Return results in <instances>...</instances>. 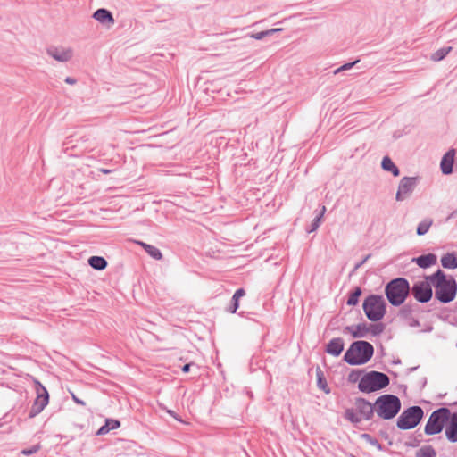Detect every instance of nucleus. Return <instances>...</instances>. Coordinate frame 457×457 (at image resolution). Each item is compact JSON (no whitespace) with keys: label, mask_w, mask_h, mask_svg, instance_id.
Wrapping results in <instances>:
<instances>
[{"label":"nucleus","mask_w":457,"mask_h":457,"mask_svg":"<svg viewBox=\"0 0 457 457\" xmlns=\"http://www.w3.org/2000/svg\"><path fill=\"white\" fill-rule=\"evenodd\" d=\"M429 279L435 288V295L442 303L453 301L456 295L457 285L455 280L446 275L442 270L429 276Z\"/></svg>","instance_id":"obj_1"},{"label":"nucleus","mask_w":457,"mask_h":457,"mask_svg":"<svg viewBox=\"0 0 457 457\" xmlns=\"http://www.w3.org/2000/svg\"><path fill=\"white\" fill-rule=\"evenodd\" d=\"M374 353L373 346L366 341H356L346 350L344 360L350 365L367 363Z\"/></svg>","instance_id":"obj_2"},{"label":"nucleus","mask_w":457,"mask_h":457,"mask_svg":"<svg viewBox=\"0 0 457 457\" xmlns=\"http://www.w3.org/2000/svg\"><path fill=\"white\" fill-rule=\"evenodd\" d=\"M401 408L398 397L392 395H384L378 397L374 404V411L382 419L394 418Z\"/></svg>","instance_id":"obj_3"},{"label":"nucleus","mask_w":457,"mask_h":457,"mask_svg":"<svg viewBox=\"0 0 457 457\" xmlns=\"http://www.w3.org/2000/svg\"><path fill=\"white\" fill-rule=\"evenodd\" d=\"M410 292L409 283L404 278H396L389 282L386 287V295L393 305L402 304Z\"/></svg>","instance_id":"obj_4"},{"label":"nucleus","mask_w":457,"mask_h":457,"mask_svg":"<svg viewBox=\"0 0 457 457\" xmlns=\"http://www.w3.org/2000/svg\"><path fill=\"white\" fill-rule=\"evenodd\" d=\"M389 384V378L381 372L370 371L360 379L358 387L361 392L370 393L380 390Z\"/></svg>","instance_id":"obj_5"},{"label":"nucleus","mask_w":457,"mask_h":457,"mask_svg":"<svg viewBox=\"0 0 457 457\" xmlns=\"http://www.w3.org/2000/svg\"><path fill=\"white\" fill-rule=\"evenodd\" d=\"M374 413V405L362 398L355 401L354 406L346 410L345 418L353 423L371 419Z\"/></svg>","instance_id":"obj_6"},{"label":"nucleus","mask_w":457,"mask_h":457,"mask_svg":"<svg viewBox=\"0 0 457 457\" xmlns=\"http://www.w3.org/2000/svg\"><path fill=\"white\" fill-rule=\"evenodd\" d=\"M363 311L370 320L378 321L386 313L385 300L379 295H370L364 300Z\"/></svg>","instance_id":"obj_7"},{"label":"nucleus","mask_w":457,"mask_h":457,"mask_svg":"<svg viewBox=\"0 0 457 457\" xmlns=\"http://www.w3.org/2000/svg\"><path fill=\"white\" fill-rule=\"evenodd\" d=\"M423 417L420 407L413 406L405 410L397 420V426L401 429H411L416 427Z\"/></svg>","instance_id":"obj_8"},{"label":"nucleus","mask_w":457,"mask_h":457,"mask_svg":"<svg viewBox=\"0 0 457 457\" xmlns=\"http://www.w3.org/2000/svg\"><path fill=\"white\" fill-rule=\"evenodd\" d=\"M449 410L441 408L435 411L429 417L425 427V432L428 435H435L442 431L447 422Z\"/></svg>","instance_id":"obj_9"},{"label":"nucleus","mask_w":457,"mask_h":457,"mask_svg":"<svg viewBox=\"0 0 457 457\" xmlns=\"http://www.w3.org/2000/svg\"><path fill=\"white\" fill-rule=\"evenodd\" d=\"M432 286L428 276L423 280L417 281L412 287L411 293L419 302H428L432 297Z\"/></svg>","instance_id":"obj_10"},{"label":"nucleus","mask_w":457,"mask_h":457,"mask_svg":"<svg viewBox=\"0 0 457 457\" xmlns=\"http://www.w3.org/2000/svg\"><path fill=\"white\" fill-rule=\"evenodd\" d=\"M37 386V398L32 405L29 417H34L40 413L44 408L48 404L49 395L47 390L37 380H35Z\"/></svg>","instance_id":"obj_11"},{"label":"nucleus","mask_w":457,"mask_h":457,"mask_svg":"<svg viewBox=\"0 0 457 457\" xmlns=\"http://www.w3.org/2000/svg\"><path fill=\"white\" fill-rule=\"evenodd\" d=\"M416 181L414 178L404 177L401 179L396 193V200L402 201L407 197L413 190Z\"/></svg>","instance_id":"obj_12"},{"label":"nucleus","mask_w":457,"mask_h":457,"mask_svg":"<svg viewBox=\"0 0 457 457\" xmlns=\"http://www.w3.org/2000/svg\"><path fill=\"white\" fill-rule=\"evenodd\" d=\"M445 436L451 442H457V413H451L445 426Z\"/></svg>","instance_id":"obj_13"},{"label":"nucleus","mask_w":457,"mask_h":457,"mask_svg":"<svg viewBox=\"0 0 457 457\" xmlns=\"http://www.w3.org/2000/svg\"><path fill=\"white\" fill-rule=\"evenodd\" d=\"M455 150L450 149L442 158L440 168L444 174L448 175L453 172V165L454 162Z\"/></svg>","instance_id":"obj_14"},{"label":"nucleus","mask_w":457,"mask_h":457,"mask_svg":"<svg viewBox=\"0 0 457 457\" xmlns=\"http://www.w3.org/2000/svg\"><path fill=\"white\" fill-rule=\"evenodd\" d=\"M344 341L340 337L331 339L326 347V352L333 356H339L344 350Z\"/></svg>","instance_id":"obj_15"},{"label":"nucleus","mask_w":457,"mask_h":457,"mask_svg":"<svg viewBox=\"0 0 457 457\" xmlns=\"http://www.w3.org/2000/svg\"><path fill=\"white\" fill-rule=\"evenodd\" d=\"M47 53L59 62H67L72 56V51L68 48H50Z\"/></svg>","instance_id":"obj_16"},{"label":"nucleus","mask_w":457,"mask_h":457,"mask_svg":"<svg viewBox=\"0 0 457 457\" xmlns=\"http://www.w3.org/2000/svg\"><path fill=\"white\" fill-rule=\"evenodd\" d=\"M345 330L354 338L368 337V324L366 323L346 327Z\"/></svg>","instance_id":"obj_17"},{"label":"nucleus","mask_w":457,"mask_h":457,"mask_svg":"<svg viewBox=\"0 0 457 457\" xmlns=\"http://www.w3.org/2000/svg\"><path fill=\"white\" fill-rule=\"evenodd\" d=\"M93 17L101 23L113 24L114 22L112 13L105 9H98Z\"/></svg>","instance_id":"obj_18"},{"label":"nucleus","mask_w":457,"mask_h":457,"mask_svg":"<svg viewBox=\"0 0 457 457\" xmlns=\"http://www.w3.org/2000/svg\"><path fill=\"white\" fill-rule=\"evenodd\" d=\"M120 422L116 420L107 419L105 420V424L101 427L98 431L96 432V435H104L107 434L112 429H116L120 428Z\"/></svg>","instance_id":"obj_19"},{"label":"nucleus","mask_w":457,"mask_h":457,"mask_svg":"<svg viewBox=\"0 0 457 457\" xmlns=\"http://www.w3.org/2000/svg\"><path fill=\"white\" fill-rule=\"evenodd\" d=\"M441 263L445 269H455L457 268V255L447 253L442 257Z\"/></svg>","instance_id":"obj_20"},{"label":"nucleus","mask_w":457,"mask_h":457,"mask_svg":"<svg viewBox=\"0 0 457 457\" xmlns=\"http://www.w3.org/2000/svg\"><path fill=\"white\" fill-rule=\"evenodd\" d=\"M137 244L140 245L145 250V252L154 259H155V260L162 259V254L161 251L158 248H156L155 246L145 244L144 242H137Z\"/></svg>","instance_id":"obj_21"},{"label":"nucleus","mask_w":457,"mask_h":457,"mask_svg":"<svg viewBox=\"0 0 457 457\" xmlns=\"http://www.w3.org/2000/svg\"><path fill=\"white\" fill-rule=\"evenodd\" d=\"M436 262V257L434 254H428L420 256L416 259L417 264L421 268H428Z\"/></svg>","instance_id":"obj_22"},{"label":"nucleus","mask_w":457,"mask_h":457,"mask_svg":"<svg viewBox=\"0 0 457 457\" xmlns=\"http://www.w3.org/2000/svg\"><path fill=\"white\" fill-rule=\"evenodd\" d=\"M89 265L96 270H104L107 266V262L100 256H92L88 259Z\"/></svg>","instance_id":"obj_23"},{"label":"nucleus","mask_w":457,"mask_h":457,"mask_svg":"<svg viewBox=\"0 0 457 457\" xmlns=\"http://www.w3.org/2000/svg\"><path fill=\"white\" fill-rule=\"evenodd\" d=\"M381 164H382V168L385 170L392 172V174L395 177L399 176L400 172H399L398 168L395 165V163L392 162V160L389 157H387V156L384 157Z\"/></svg>","instance_id":"obj_24"},{"label":"nucleus","mask_w":457,"mask_h":457,"mask_svg":"<svg viewBox=\"0 0 457 457\" xmlns=\"http://www.w3.org/2000/svg\"><path fill=\"white\" fill-rule=\"evenodd\" d=\"M245 292L243 288L237 289L233 295V303L228 308V312L235 313L239 306V299L245 295Z\"/></svg>","instance_id":"obj_25"},{"label":"nucleus","mask_w":457,"mask_h":457,"mask_svg":"<svg viewBox=\"0 0 457 457\" xmlns=\"http://www.w3.org/2000/svg\"><path fill=\"white\" fill-rule=\"evenodd\" d=\"M416 456L417 457H436V453L432 446L426 445V446L420 448L417 451Z\"/></svg>","instance_id":"obj_26"},{"label":"nucleus","mask_w":457,"mask_h":457,"mask_svg":"<svg viewBox=\"0 0 457 457\" xmlns=\"http://www.w3.org/2000/svg\"><path fill=\"white\" fill-rule=\"evenodd\" d=\"M432 223L433 221L430 219L422 220L417 228V234L420 236L425 235L429 230Z\"/></svg>","instance_id":"obj_27"},{"label":"nucleus","mask_w":457,"mask_h":457,"mask_svg":"<svg viewBox=\"0 0 457 457\" xmlns=\"http://www.w3.org/2000/svg\"><path fill=\"white\" fill-rule=\"evenodd\" d=\"M450 50H451V47L439 49L432 54L431 58L433 61H436V62L441 61L446 56V54L450 52Z\"/></svg>","instance_id":"obj_28"},{"label":"nucleus","mask_w":457,"mask_h":457,"mask_svg":"<svg viewBox=\"0 0 457 457\" xmlns=\"http://www.w3.org/2000/svg\"><path fill=\"white\" fill-rule=\"evenodd\" d=\"M361 291L360 288H356L353 293H352L347 300L348 305H355L358 303L359 296L361 295Z\"/></svg>","instance_id":"obj_29"},{"label":"nucleus","mask_w":457,"mask_h":457,"mask_svg":"<svg viewBox=\"0 0 457 457\" xmlns=\"http://www.w3.org/2000/svg\"><path fill=\"white\" fill-rule=\"evenodd\" d=\"M382 325H369L368 324V336H378L383 331Z\"/></svg>","instance_id":"obj_30"},{"label":"nucleus","mask_w":457,"mask_h":457,"mask_svg":"<svg viewBox=\"0 0 457 457\" xmlns=\"http://www.w3.org/2000/svg\"><path fill=\"white\" fill-rule=\"evenodd\" d=\"M280 30H281V29H269L266 31L259 32V33L253 35V37H254L255 39H262L265 36L270 35L274 32L280 31Z\"/></svg>","instance_id":"obj_31"},{"label":"nucleus","mask_w":457,"mask_h":457,"mask_svg":"<svg viewBox=\"0 0 457 457\" xmlns=\"http://www.w3.org/2000/svg\"><path fill=\"white\" fill-rule=\"evenodd\" d=\"M361 378V372L358 370H352L348 375V381L350 383H356L357 381L360 382Z\"/></svg>","instance_id":"obj_32"},{"label":"nucleus","mask_w":457,"mask_h":457,"mask_svg":"<svg viewBox=\"0 0 457 457\" xmlns=\"http://www.w3.org/2000/svg\"><path fill=\"white\" fill-rule=\"evenodd\" d=\"M317 376H318V384H319V386L323 389L326 393H328L329 391L326 389L327 387V384L326 382L322 379V371L320 369H318L317 370Z\"/></svg>","instance_id":"obj_33"},{"label":"nucleus","mask_w":457,"mask_h":457,"mask_svg":"<svg viewBox=\"0 0 457 457\" xmlns=\"http://www.w3.org/2000/svg\"><path fill=\"white\" fill-rule=\"evenodd\" d=\"M356 62H358V61H355L353 62H350V63H346V64H344L343 66H341L340 68H338L337 71H336V73L341 71H345V70H348L350 68H352Z\"/></svg>","instance_id":"obj_34"},{"label":"nucleus","mask_w":457,"mask_h":457,"mask_svg":"<svg viewBox=\"0 0 457 457\" xmlns=\"http://www.w3.org/2000/svg\"><path fill=\"white\" fill-rule=\"evenodd\" d=\"M39 448H40L39 445H35L31 449L23 450L22 453L25 454V455H29V454L37 453L39 450Z\"/></svg>","instance_id":"obj_35"},{"label":"nucleus","mask_w":457,"mask_h":457,"mask_svg":"<svg viewBox=\"0 0 457 457\" xmlns=\"http://www.w3.org/2000/svg\"><path fill=\"white\" fill-rule=\"evenodd\" d=\"M325 211H326V207H325V206H323V207H322V210H321V214H320V217H318V218L314 220V225H313V228H312V230H314V229H316V228H318L319 223H320V219H321V217H322L323 213L325 212Z\"/></svg>","instance_id":"obj_36"},{"label":"nucleus","mask_w":457,"mask_h":457,"mask_svg":"<svg viewBox=\"0 0 457 457\" xmlns=\"http://www.w3.org/2000/svg\"><path fill=\"white\" fill-rule=\"evenodd\" d=\"M71 396H72V399L73 401L78 403V404H80V405H85V402H83L82 400L79 399L74 394H71Z\"/></svg>","instance_id":"obj_37"},{"label":"nucleus","mask_w":457,"mask_h":457,"mask_svg":"<svg viewBox=\"0 0 457 457\" xmlns=\"http://www.w3.org/2000/svg\"><path fill=\"white\" fill-rule=\"evenodd\" d=\"M189 370H190V364L189 363L184 365L183 368H182V371L185 372V373L188 372Z\"/></svg>","instance_id":"obj_38"},{"label":"nucleus","mask_w":457,"mask_h":457,"mask_svg":"<svg viewBox=\"0 0 457 457\" xmlns=\"http://www.w3.org/2000/svg\"><path fill=\"white\" fill-rule=\"evenodd\" d=\"M100 171L104 174H109L111 172L110 170H106V169H101Z\"/></svg>","instance_id":"obj_39"},{"label":"nucleus","mask_w":457,"mask_h":457,"mask_svg":"<svg viewBox=\"0 0 457 457\" xmlns=\"http://www.w3.org/2000/svg\"><path fill=\"white\" fill-rule=\"evenodd\" d=\"M65 81H66L67 83H70V84L74 83L73 79H70V78H67Z\"/></svg>","instance_id":"obj_40"},{"label":"nucleus","mask_w":457,"mask_h":457,"mask_svg":"<svg viewBox=\"0 0 457 457\" xmlns=\"http://www.w3.org/2000/svg\"><path fill=\"white\" fill-rule=\"evenodd\" d=\"M171 416H173V418L178 420V421H180V419H179L176 415H174V413H171Z\"/></svg>","instance_id":"obj_41"},{"label":"nucleus","mask_w":457,"mask_h":457,"mask_svg":"<svg viewBox=\"0 0 457 457\" xmlns=\"http://www.w3.org/2000/svg\"><path fill=\"white\" fill-rule=\"evenodd\" d=\"M171 416H173V418L178 420V421H180V419H179L176 415H174V413H171Z\"/></svg>","instance_id":"obj_42"},{"label":"nucleus","mask_w":457,"mask_h":457,"mask_svg":"<svg viewBox=\"0 0 457 457\" xmlns=\"http://www.w3.org/2000/svg\"><path fill=\"white\" fill-rule=\"evenodd\" d=\"M171 416H173V418L178 420V421H180V419H179L176 415H174V413H171Z\"/></svg>","instance_id":"obj_43"},{"label":"nucleus","mask_w":457,"mask_h":457,"mask_svg":"<svg viewBox=\"0 0 457 457\" xmlns=\"http://www.w3.org/2000/svg\"><path fill=\"white\" fill-rule=\"evenodd\" d=\"M171 416H173V418L178 420V421H180V419H179L176 415H174V413H171Z\"/></svg>","instance_id":"obj_44"},{"label":"nucleus","mask_w":457,"mask_h":457,"mask_svg":"<svg viewBox=\"0 0 457 457\" xmlns=\"http://www.w3.org/2000/svg\"><path fill=\"white\" fill-rule=\"evenodd\" d=\"M171 416H173V418L178 420V421H180V419H179L176 415H174V413H171Z\"/></svg>","instance_id":"obj_45"},{"label":"nucleus","mask_w":457,"mask_h":457,"mask_svg":"<svg viewBox=\"0 0 457 457\" xmlns=\"http://www.w3.org/2000/svg\"><path fill=\"white\" fill-rule=\"evenodd\" d=\"M171 416H173V418L178 420V421H180V419H179L176 415H174V413H171Z\"/></svg>","instance_id":"obj_46"}]
</instances>
